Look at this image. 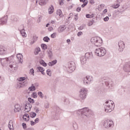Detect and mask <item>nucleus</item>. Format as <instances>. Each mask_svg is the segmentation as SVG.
I'll use <instances>...</instances> for the list:
<instances>
[{"label": "nucleus", "mask_w": 130, "mask_h": 130, "mask_svg": "<svg viewBox=\"0 0 130 130\" xmlns=\"http://www.w3.org/2000/svg\"><path fill=\"white\" fill-rule=\"evenodd\" d=\"M76 113L80 114L81 118L83 119H87L90 117V115H93V111L87 107L77 110Z\"/></svg>", "instance_id": "f257e3e1"}, {"label": "nucleus", "mask_w": 130, "mask_h": 130, "mask_svg": "<svg viewBox=\"0 0 130 130\" xmlns=\"http://www.w3.org/2000/svg\"><path fill=\"white\" fill-rule=\"evenodd\" d=\"M105 112H111L114 109V102L111 100L107 101L104 104Z\"/></svg>", "instance_id": "f03ea898"}, {"label": "nucleus", "mask_w": 130, "mask_h": 130, "mask_svg": "<svg viewBox=\"0 0 130 130\" xmlns=\"http://www.w3.org/2000/svg\"><path fill=\"white\" fill-rule=\"evenodd\" d=\"M10 59H11V57L1 59V62L2 66H5V67H7V66L9 64L11 69H13V68L16 69V68H17V66L16 65V62H10L9 61Z\"/></svg>", "instance_id": "7ed1b4c3"}, {"label": "nucleus", "mask_w": 130, "mask_h": 130, "mask_svg": "<svg viewBox=\"0 0 130 130\" xmlns=\"http://www.w3.org/2000/svg\"><path fill=\"white\" fill-rule=\"evenodd\" d=\"M88 93V89L82 87L79 90V97L81 100H85L87 98V94Z\"/></svg>", "instance_id": "20e7f679"}, {"label": "nucleus", "mask_w": 130, "mask_h": 130, "mask_svg": "<svg viewBox=\"0 0 130 130\" xmlns=\"http://www.w3.org/2000/svg\"><path fill=\"white\" fill-rule=\"evenodd\" d=\"M90 41L92 44L97 47L101 46V44H102V39L98 37L92 38Z\"/></svg>", "instance_id": "39448f33"}, {"label": "nucleus", "mask_w": 130, "mask_h": 130, "mask_svg": "<svg viewBox=\"0 0 130 130\" xmlns=\"http://www.w3.org/2000/svg\"><path fill=\"white\" fill-rule=\"evenodd\" d=\"M95 53L97 56H104L106 54V50L103 47L96 49Z\"/></svg>", "instance_id": "423d86ee"}, {"label": "nucleus", "mask_w": 130, "mask_h": 130, "mask_svg": "<svg viewBox=\"0 0 130 130\" xmlns=\"http://www.w3.org/2000/svg\"><path fill=\"white\" fill-rule=\"evenodd\" d=\"M103 125L106 128H109L114 126V123H113L112 120L107 119L103 122Z\"/></svg>", "instance_id": "0eeeda50"}, {"label": "nucleus", "mask_w": 130, "mask_h": 130, "mask_svg": "<svg viewBox=\"0 0 130 130\" xmlns=\"http://www.w3.org/2000/svg\"><path fill=\"white\" fill-rule=\"evenodd\" d=\"M76 70V63L74 61H70L68 63V69L67 70L68 73H73Z\"/></svg>", "instance_id": "6e6552de"}, {"label": "nucleus", "mask_w": 130, "mask_h": 130, "mask_svg": "<svg viewBox=\"0 0 130 130\" xmlns=\"http://www.w3.org/2000/svg\"><path fill=\"white\" fill-rule=\"evenodd\" d=\"M83 81L84 85H89L91 82H93V77L91 76H86L83 79Z\"/></svg>", "instance_id": "1a4fd4ad"}, {"label": "nucleus", "mask_w": 130, "mask_h": 130, "mask_svg": "<svg viewBox=\"0 0 130 130\" xmlns=\"http://www.w3.org/2000/svg\"><path fill=\"white\" fill-rule=\"evenodd\" d=\"M118 46L119 49L118 50L120 51V52H122V51H123V49H124V47H125V45H124V43L123 41H120L118 42Z\"/></svg>", "instance_id": "9d476101"}, {"label": "nucleus", "mask_w": 130, "mask_h": 130, "mask_svg": "<svg viewBox=\"0 0 130 130\" xmlns=\"http://www.w3.org/2000/svg\"><path fill=\"white\" fill-rule=\"evenodd\" d=\"M123 71L126 73H130V61L124 64Z\"/></svg>", "instance_id": "9b49d317"}, {"label": "nucleus", "mask_w": 130, "mask_h": 130, "mask_svg": "<svg viewBox=\"0 0 130 130\" xmlns=\"http://www.w3.org/2000/svg\"><path fill=\"white\" fill-rule=\"evenodd\" d=\"M7 21L8 16H5L0 18V26L1 25H5V24H7Z\"/></svg>", "instance_id": "f8f14e48"}, {"label": "nucleus", "mask_w": 130, "mask_h": 130, "mask_svg": "<svg viewBox=\"0 0 130 130\" xmlns=\"http://www.w3.org/2000/svg\"><path fill=\"white\" fill-rule=\"evenodd\" d=\"M105 85L109 88V89H112V87H113V82L111 81H105Z\"/></svg>", "instance_id": "ddd939ff"}, {"label": "nucleus", "mask_w": 130, "mask_h": 130, "mask_svg": "<svg viewBox=\"0 0 130 130\" xmlns=\"http://www.w3.org/2000/svg\"><path fill=\"white\" fill-rule=\"evenodd\" d=\"M16 57L19 63H23V55L21 53H18L16 55Z\"/></svg>", "instance_id": "4468645a"}, {"label": "nucleus", "mask_w": 130, "mask_h": 130, "mask_svg": "<svg viewBox=\"0 0 130 130\" xmlns=\"http://www.w3.org/2000/svg\"><path fill=\"white\" fill-rule=\"evenodd\" d=\"M31 108H32V105L29 103H27L25 105L24 111H25V112H29V111L31 110Z\"/></svg>", "instance_id": "2eb2a0df"}, {"label": "nucleus", "mask_w": 130, "mask_h": 130, "mask_svg": "<svg viewBox=\"0 0 130 130\" xmlns=\"http://www.w3.org/2000/svg\"><path fill=\"white\" fill-rule=\"evenodd\" d=\"M66 29H67V26L61 25L58 28L57 31L58 33H61L62 32H63V31H64V30H66Z\"/></svg>", "instance_id": "dca6fc26"}, {"label": "nucleus", "mask_w": 130, "mask_h": 130, "mask_svg": "<svg viewBox=\"0 0 130 130\" xmlns=\"http://www.w3.org/2000/svg\"><path fill=\"white\" fill-rule=\"evenodd\" d=\"M7 52V48L0 47V55H5Z\"/></svg>", "instance_id": "f3484780"}, {"label": "nucleus", "mask_w": 130, "mask_h": 130, "mask_svg": "<svg viewBox=\"0 0 130 130\" xmlns=\"http://www.w3.org/2000/svg\"><path fill=\"white\" fill-rule=\"evenodd\" d=\"M87 61V58L85 56H82L80 57V62L81 64H85Z\"/></svg>", "instance_id": "a211bd4d"}, {"label": "nucleus", "mask_w": 130, "mask_h": 130, "mask_svg": "<svg viewBox=\"0 0 130 130\" xmlns=\"http://www.w3.org/2000/svg\"><path fill=\"white\" fill-rule=\"evenodd\" d=\"M84 56H85L87 59H90V58L93 57V54H92V52H87L85 53Z\"/></svg>", "instance_id": "6ab92c4d"}, {"label": "nucleus", "mask_w": 130, "mask_h": 130, "mask_svg": "<svg viewBox=\"0 0 130 130\" xmlns=\"http://www.w3.org/2000/svg\"><path fill=\"white\" fill-rule=\"evenodd\" d=\"M37 72L38 73H39V72H40L42 75H45L44 74V68H42L40 66H39L37 68Z\"/></svg>", "instance_id": "aec40b11"}, {"label": "nucleus", "mask_w": 130, "mask_h": 130, "mask_svg": "<svg viewBox=\"0 0 130 130\" xmlns=\"http://www.w3.org/2000/svg\"><path fill=\"white\" fill-rule=\"evenodd\" d=\"M20 110H21V106L19 104L15 105L14 109L15 112H19Z\"/></svg>", "instance_id": "412c9836"}, {"label": "nucleus", "mask_w": 130, "mask_h": 130, "mask_svg": "<svg viewBox=\"0 0 130 130\" xmlns=\"http://www.w3.org/2000/svg\"><path fill=\"white\" fill-rule=\"evenodd\" d=\"M18 30L20 31V34L22 35V37H26V32H25V29L24 28L21 29L19 28Z\"/></svg>", "instance_id": "4be33fe9"}, {"label": "nucleus", "mask_w": 130, "mask_h": 130, "mask_svg": "<svg viewBox=\"0 0 130 130\" xmlns=\"http://www.w3.org/2000/svg\"><path fill=\"white\" fill-rule=\"evenodd\" d=\"M8 127L10 130H15L14 129V124H13V121L10 120L9 122Z\"/></svg>", "instance_id": "5701e85b"}, {"label": "nucleus", "mask_w": 130, "mask_h": 130, "mask_svg": "<svg viewBox=\"0 0 130 130\" xmlns=\"http://www.w3.org/2000/svg\"><path fill=\"white\" fill-rule=\"evenodd\" d=\"M47 53L48 55L49 58H51L53 56V52H52V49H50L47 51Z\"/></svg>", "instance_id": "b1692460"}, {"label": "nucleus", "mask_w": 130, "mask_h": 130, "mask_svg": "<svg viewBox=\"0 0 130 130\" xmlns=\"http://www.w3.org/2000/svg\"><path fill=\"white\" fill-rule=\"evenodd\" d=\"M48 2V0H40L39 2V5L40 6H45L46 4H47V2Z\"/></svg>", "instance_id": "393cba45"}, {"label": "nucleus", "mask_w": 130, "mask_h": 130, "mask_svg": "<svg viewBox=\"0 0 130 130\" xmlns=\"http://www.w3.org/2000/svg\"><path fill=\"white\" fill-rule=\"evenodd\" d=\"M54 12V8L53 6H51L48 9V13L49 15H51Z\"/></svg>", "instance_id": "a878e982"}, {"label": "nucleus", "mask_w": 130, "mask_h": 130, "mask_svg": "<svg viewBox=\"0 0 130 130\" xmlns=\"http://www.w3.org/2000/svg\"><path fill=\"white\" fill-rule=\"evenodd\" d=\"M57 63V60H54L53 61H51V62H49L48 63V66H49V67H52V66H54L55 64H56Z\"/></svg>", "instance_id": "bb28decb"}, {"label": "nucleus", "mask_w": 130, "mask_h": 130, "mask_svg": "<svg viewBox=\"0 0 130 130\" xmlns=\"http://www.w3.org/2000/svg\"><path fill=\"white\" fill-rule=\"evenodd\" d=\"M37 38L38 37L36 36V35H34L32 36L31 44H34V43H35V42L37 40Z\"/></svg>", "instance_id": "cd10ccee"}, {"label": "nucleus", "mask_w": 130, "mask_h": 130, "mask_svg": "<svg viewBox=\"0 0 130 130\" xmlns=\"http://www.w3.org/2000/svg\"><path fill=\"white\" fill-rule=\"evenodd\" d=\"M122 2H123V0H117V4L115 6V9H117L119 7L120 3H122Z\"/></svg>", "instance_id": "c85d7f7f"}, {"label": "nucleus", "mask_w": 130, "mask_h": 130, "mask_svg": "<svg viewBox=\"0 0 130 130\" xmlns=\"http://www.w3.org/2000/svg\"><path fill=\"white\" fill-rule=\"evenodd\" d=\"M57 15H58V16H59V17H63L62 12H61V10L59 9L57 10Z\"/></svg>", "instance_id": "c756f323"}, {"label": "nucleus", "mask_w": 130, "mask_h": 130, "mask_svg": "<svg viewBox=\"0 0 130 130\" xmlns=\"http://www.w3.org/2000/svg\"><path fill=\"white\" fill-rule=\"evenodd\" d=\"M40 51H41V50L40 49V48L39 47H37L35 51V54L36 55H37V54H38V53H39V52H40Z\"/></svg>", "instance_id": "7c9ffc66"}, {"label": "nucleus", "mask_w": 130, "mask_h": 130, "mask_svg": "<svg viewBox=\"0 0 130 130\" xmlns=\"http://www.w3.org/2000/svg\"><path fill=\"white\" fill-rule=\"evenodd\" d=\"M19 83H20V85H21V87H22V88H23V87H25V86H27V84H28V82H27V81H24V82L21 81Z\"/></svg>", "instance_id": "2f4dec72"}, {"label": "nucleus", "mask_w": 130, "mask_h": 130, "mask_svg": "<svg viewBox=\"0 0 130 130\" xmlns=\"http://www.w3.org/2000/svg\"><path fill=\"white\" fill-rule=\"evenodd\" d=\"M53 117L55 119H59V113H55L53 114Z\"/></svg>", "instance_id": "473e14b6"}, {"label": "nucleus", "mask_w": 130, "mask_h": 130, "mask_svg": "<svg viewBox=\"0 0 130 130\" xmlns=\"http://www.w3.org/2000/svg\"><path fill=\"white\" fill-rule=\"evenodd\" d=\"M28 90L29 91H35V90H36V88H35L34 85L32 84L31 86L28 88Z\"/></svg>", "instance_id": "72a5a7b5"}, {"label": "nucleus", "mask_w": 130, "mask_h": 130, "mask_svg": "<svg viewBox=\"0 0 130 130\" xmlns=\"http://www.w3.org/2000/svg\"><path fill=\"white\" fill-rule=\"evenodd\" d=\"M40 63L42 66H43V67H46L47 66V64H46V63H45V62L43 60H41L40 61Z\"/></svg>", "instance_id": "f704fd0d"}, {"label": "nucleus", "mask_w": 130, "mask_h": 130, "mask_svg": "<svg viewBox=\"0 0 130 130\" xmlns=\"http://www.w3.org/2000/svg\"><path fill=\"white\" fill-rule=\"evenodd\" d=\"M37 114L36 113L34 112H31L30 113V117H31V118H34V117H35L36 116Z\"/></svg>", "instance_id": "c9c22d12"}, {"label": "nucleus", "mask_w": 130, "mask_h": 130, "mask_svg": "<svg viewBox=\"0 0 130 130\" xmlns=\"http://www.w3.org/2000/svg\"><path fill=\"white\" fill-rule=\"evenodd\" d=\"M94 23H95V21L94 20H92L89 21L87 25L89 26H92Z\"/></svg>", "instance_id": "e433bc0d"}, {"label": "nucleus", "mask_w": 130, "mask_h": 130, "mask_svg": "<svg viewBox=\"0 0 130 130\" xmlns=\"http://www.w3.org/2000/svg\"><path fill=\"white\" fill-rule=\"evenodd\" d=\"M43 40L44 41H45V42H49V41L50 40V39H49L48 37H45L43 38Z\"/></svg>", "instance_id": "4c0bfd02"}, {"label": "nucleus", "mask_w": 130, "mask_h": 130, "mask_svg": "<svg viewBox=\"0 0 130 130\" xmlns=\"http://www.w3.org/2000/svg\"><path fill=\"white\" fill-rule=\"evenodd\" d=\"M86 28V24H82L81 26L78 28V30H83Z\"/></svg>", "instance_id": "58836bf2"}, {"label": "nucleus", "mask_w": 130, "mask_h": 130, "mask_svg": "<svg viewBox=\"0 0 130 130\" xmlns=\"http://www.w3.org/2000/svg\"><path fill=\"white\" fill-rule=\"evenodd\" d=\"M73 128L75 130H78V124H77V123H74L73 124Z\"/></svg>", "instance_id": "ea45409f"}, {"label": "nucleus", "mask_w": 130, "mask_h": 130, "mask_svg": "<svg viewBox=\"0 0 130 130\" xmlns=\"http://www.w3.org/2000/svg\"><path fill=\"white\" fill-rule=\"evenodd\" d=\"M41 47L43 49H47V45L45 44H42L41 45Z\"/></svg>", "instance_id": "a19ab883"}, {"label": "nucleus", "mask_w": 130, "mask_h": 130, "mask_svg": "<svg viewBox=\"0 0 130 130\" xmlns=\"http://www.w3.org/2000/svg\"><path fill=\"white\" fill-rule=\"evenodd\" d=\"M86 18H93V17H94V14H86Z\"/></svg>", "instance_id": "79ce46f5"}, {"label": "nucleus", "mask_w": 130, "mask_h": 130, "mask_svg": "<svg viewBox=\"0 0 130 130\" xmlns=\"http://www.w3.org/2000/svg\"><path fill=\"white\" fill-rule=\"evenodd\" d=\"M38 95L39 96V97H40V98H41L42 99H43V93H42V92L41 91H39L38 93Z\"/></svg>", "instance_id": "37998d69"}, {"label": "nucleus", "mask_w": 130, "mask_h": 130, "mask_svg": "<svg viewBox=\"0 0 130 130\" xmlns=\"http://www.w3.org/2000/svg\"><path fill=\"white\" fill-rule=\"evenodd\" d=\"M41 19H42V16H39L37 20V23H40V22H41Z\"/></svg>", "instance_id": "c03bdc74"}, {"label": "nucleus", "mask_w": 130, "mask_h": 130, "mask_svg": "<svg viewBox=\"0 0 130 130\" xmlns=\"http://www.w3.org/2000/svg\"><path fill=\"white\" fill-rule=\"evenodd\" d=\"M50 72H51V71H50V70H49V69H48V70H47V72H46L48 76H49V77H51V73Z\"/></svg>", "instance_id": "a18cd8bd"}, {"label": "nucleus", "mask_w": 130, "mask_h": 130, "mask_svg": "<svg viewBox=\"0 0 130 130\" xmlns=\"http://www.w3.org/2000/svg\"><path fill=\"white\" fill-rule=\"evenodd\" d=\"M51 38H55L56 37V32H54L51 35Z\"/></svg>", "instance_id": "49530a36"}, {"label": "nucleus", "mask_w": 130, "mask_h": 130, "mask_svg": "<svg viewBox=\"0 0 130 130\" xmlns=\"http://www.w3.org/2000/svg\"><path fill=\"white\" fill-rule=\"evenodd\" d=\"M31 96L34 97V98H37V93L36 92H34L32 94Z\"/></svg>", "instance_id": "de8ad7c7"}, {"label": "nucleus", "mask_w": 130, "mask_h": 130, "mask_svg": "<svg viewBox=\"0 0 130 130\" xmlns=\"http://www.w3.org/2000/svg\"><path fill=\"white\" fill-rule=\"evenodd\" d=\"M87 4H88V1H86V2L84 3V4L81 5V7L82 8H84L85 7H86V6H87Z\"/></svg>", "instance_id": "09e8293b"}, {"label": "nucleus", "mask_w": 130, "mask_h": 130, "mask_svg": "<svg viewBox=\"0 0 130 130\" xmlns=\"http://www.w3.org/2000/svg\"><path fill=\"white\" fill-rule=\"evenodd\" d=\"M82 35H83V32H82V31H79L77 33V36L78 37H80L82 36Z\"/></svg>", "instance_id": "8fccbe9b"}, {"label": "nucleus", "mask_w": 130, "mask_h": 130, "mask_svg": "<svg viewBox=\"0 0 130 130\" xmlns=\"http://www.w3.org/2000/svg\"><path fill=\"white\" fill-rule=\"evenodd\" d=\"M20 88H22V85H21L20 82H18L17 84V89H20Z\"/></svg>", "instance_id": "3c124183"}, {"label": "nucleus", "mask_w": 130, "mask_h": 130, "mask_svg": "<svg viewBox=\"0 0 130 130\" xmlns=\"http://www.w3.org/2000/svg\"><path fill=\"white\" fill-rule=\"evenodd\" d=\"M28 100L29 102H30V103H34V100H33L31 98H28Z\"/></svg>", "instance_id": "603ef678"}, {"label": "nucleus", "mask_w": 130, "mask_h": 130, "mask_svg": "<svg viewBox=\"0 0 130 130\" xmlns=\"http://www.w3.org/2000/svg\"><path fill=\"white\" fill-rule=\"evenodd\" d=\"M108 20H109V17H108V16H107L104 18V21H105V22H107Z\"/></svg>", "instance_id": "864d4df0"}, {"label": "nucleus", "mask_w": 130, "mask_h": 130, "mask_svg": "<svg viewBox=\"0 0 130 130\" xmlns=\"http://www.w3.org/2000/svg\"><path fill=\"white\" fill-rule=\"evenodd\" d=\"M25 80H26V78L25 77H21L20 79H19V81L20 82H22V81H25Z\"/></svg>", "instance_id": "5fc2aeb1"}, {"label": "nucleus", "mask_w": 130, "mask_h": 130, "mask_svg": "<svg viewBox=\"0 0 130 130\" xmlns=\"http://www.w3.org/2000/svg\"><path fill=\"white\" fill-rule=\"evenodd\" d=\"M35 112H36V113H38V112H39V108H35Z\"/></svg>", "instance_id": "6e6d98bb"}, {"label": "nucleus", "mask_w": 130, "mask_h": 130, "mask_svg": "<svg viewBox=\"0 0 130 130\" xmlns=\"http://www.w3.org/2000/svg\"><path fill=\"white\" fill-rule=\"evenodd\" d=\"M30 75H33V74H34V70L33 69L30 70Z\"/></svg>", "instance_id": "4d7b16f0"}, {"label": "nucleus", "mask_w": 130, "mask_h": 130, "mask_svg": "<svg viewBox=\"0 0 130 130\" xmlns=\"http://www.w3.org/2000/svg\"><path fill=\"white\" fill-rule=\"evenodd\" d=\"M35 122L36 123H38V122H39V118H37L35 120Z\"/></svg>", "instance_id": "13d9d810"}, {"label": "nucleus", "mask_w": 130, "mask_h": 130, "mask_svg": "<svg viewBox=\"0 0 130 130\" xmlns=\"http://www.w3.org/2000/svg\"><path fill=\"white\" fill-rule=\"evenodd\" d=\"M22 125L23 126V128H24L25 129V128H26V127H27V126L26 125V123H22Z\"/></svg>", "instance_id": "bf43d9fd"}, {"label": "nucleus", "mask_w": 130, "mask_h": 130, "mask_svg": "<svg viewBox=\"0 0 130 130\" xmlns=\"http://www.w3.org/2000/svg\"><path fill=\"white\" fill-rule=\"evenodd\" d=\"M23 119L25 121H27V120H29V118L23 116Z\"/></svg>", "instance_id": "052dcab7"}, {"label": "nucleus", "mask_w": 130, "mask_h": 130, "mask_svg": "<svg viewBox=\"0 0 130 130\" xmlns=\"http://www.w3.org/2000/svg\"><path fill=\"white\" fill-rule=\"evenodd\" d=\"M30 124H31V125H35V124H36V123H35V122H34L33 121H31Z\"/></svg>", "instance_id": "680f3d73"}, {"label": "nucleus", "mask_w": 130, "mask_h": 130, "mask_svg": "<svg viewBox=\"0 0 130 130\" xmlns=\"http://www.w3.org/2000/svg\"><path fill=\"white\" fill-rule=\"evenodd\" d=\"M89 3L90 4H91V5H93V4L95 3V2H94V0H89Z\"/></svg>", "instance_id": "e2e57ef3"}, {"label": "nucleus", "mask_w": 130, "mask_h": 130, "mask_svg": "<svg viewBox=\"0 0 130 130\" xmlns=\"http://www.w3.org/2000/svg\"><path fill=\"white\" fill-rule=\"evenodd\" d=\"M59 4L60 6H62L63 5V2L61 0H59Z\"/></svg>", "instance_id": "0e129e2a"}, {"label": "nucleus", "mask_w": 130, "mask_h": 130, "mask_svg": "<svg viewBox=\"0 0 130 130\" xmlns=\"http://www.w3.org/2000/svg\"><path fill=\"white\" fill-rule=\"evenodd\" d=\"M49 31H52L53 30V28L52 27H48Z\"/></svg>", "instance_id": "69168bd1"}, {"label": "nucleus", "mask_w": 130, "mask_h": 130, "mask_svg": "<svg viewBox=\"0 0 130 130\" xmlns=\"http://www.w3.org/2000/svg\"><path fill=\"white\" fill-rule=\"evenodd\" d=\"M76 11H77V12H80V11H81V7H78V8H77Z\"/></svg>", "instance_id": "338daca9"}, {"label": "nucleus", "mask_w": 130, "mask_h": 130, "mask_svg": "<svg viewBox=\"0 0 130 130\" xmlns=\"http://www.w3.org/2000/svg\"><path fill=\"white\" fill-rule=\"evenodd\" d=\"M103 14H106V13H107V9H105L103 11Z\"/></svg>", "instance_id": "774afa93"}]
</instances>
